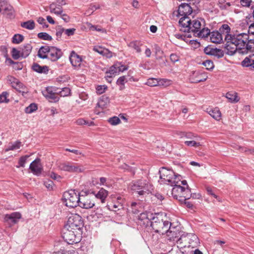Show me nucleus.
<instances>
[{
  "label": "nucleus",
  "instance_id": "nucleus-34",
  "mask_svg": "<svg viewBox=\"0 0 254 254\" xmlns=\"http://www.w3.org/2000/svg\"><path fill=\"white\" fill-rule=\"evenodd\" d=\"M21 146V142L20 141H17L14 142H10L8 144L6 148H5V152L18 149Z\"/></svg>",
  "mask_w": 254,
  "mask_h": 254
},
{
  "label": "nucleus",
  "instance_id": "nucleus-10",
  "mask_svg": "<svg viewBox=\"0 0 254 254\" xmlns=\"http://www.w3.org/2000/svg\"><path fill=\"white\" fill-rule=\"evenodd\" d=\"M60 170L71 173H80L84 170V168L80 165L71 162H61L58 165Z\"/></svg>",
  "mask_w": 254,
  "mask_h": 254
},
{
  "label": "nucleus",
  "instance_id": "nucleus-36",
  "mask_svg": "<svg viewBox=\"0 0 254 254\" xmlns=\"http://www.w3.org/2000/svg\"><path fill=\"white\" fill-rule=\"evenodd\" d=\"M20 25L22 27L27 29L33 30L35 28V22L33 20H30L22 22Z\"/></svg>",
  "mask_w": 254,
  "mask_h": 254
},
{
  "label": "nucleus",
  "instance_id": "nucleus-59",
  "mask_svg": "<svg viewBox=\"0 0 254 254\" xmlns=\"http://www.w3.org/2000/svg\"><path fill=\"white\" fill-rule=\"evenodd\" d=\"M107 89V86L106 85H98L96 88V92L99 94H101L104 93Z\"/></svg>",
  "mask_w": 254,
  "mask_h": 254
},
{
  "label": "nucleus",
  "instance_id": "nucleus-60",
  "mask_svg": "<svg viewBox=\"0 0 254 254\" xmlns=\"http://www.w3.org/2000/svg\"><path fill=\"white\" fill-rule=\"evenodd\" d=\"M48 176L52 179H53L54 180H56L57 181H60L62 179V177L61 176L57 174L56 173H55L53 172L50 173L48 175Z\"/></svg>",
  "mask_w": 254,
  "mask_h": 254
},
{
  "label": "nucleus",
  "instance_id": "nucleus-22",
  "mask_svg": "<svg viewBox=\"0 0 254 254\" xmlns=\"http://www.w3.org/2000/svg\"><path fill=\"white\" fill-rule=\"evenodd\" d=\"M69 60L71 64L75 67L79 66L82 62V59L81 57L77 55L74 51L71 52L69 58Z\"/></svg>",
  "mask_w": 254,
  "mask_h": 254
},
{
  "label": "nucleus",
  "instance_id": "nucleus-13",
  "mask_svg": "<svg viewBox=\"0 0 254 254\" xmlns=\"http://www.w3.org/2000/svg\"><path fill=\"white\" fill-rule=\"evenodd\" d=\"M167 239L170 242H174L176 239L178 238L180 235V232L179 228L172 226V224L170 223L169 228L166 232Z\"/></svg>",
  "mask_w": 254,
  "mask_h": 254
},
{
  "label": "nucleus",
  "instance_id": "nucleus-55",
  "mask_svg": "<svg viewBox=\"0 0 254 254\" xmlns=\"http://www.w3.org/2000/svg\"><path fill=\"white\" fill-rule=\"evenodd\" d=\"M108 102V99L107 98H102L100 99L99 101L97 104V106L98 107L101 108L102 109H104L105 108V106L107 104V103Z\"/></svg>",
  "mask_w": 254,
  "mask_h": 254
},
{
  "label": "nucleus",
  "instance_id": "nucleus-19",
  "mask_svg": "<svg viewBox=\"0 0 254 254\" xmlns=\"http://www.w3.org/2000/svg\"><path fill=\"white\" fill-rule=\"evenodd\" d=\"M204 52L206 55L213 56L218 59L224 56L223 51L219 49L207 47L204 48Z\"/></svg>",
  "mask_w": 254,
  "mask_h": 254
},
{
  "label": "nucleus",
  "instance_id": "nucleus-30",
  "mask_svg": "<svg viewBox=\"0 0 254 254\" xmlns=\"http://www.w3.org/2000/svg\"><path fill=\"white\" fill-rule=\"evenodd\" d=\"M32 69L34 71L40 73H47L49 70L47 66H41L37 63H34L33 64Z\"/></svg>",
  "mask_w": 254,
  "mask_h": 254
},
{
  "label": "nucleus",
  "instance_id": "nucleus-47",
  "mask_svg": "<svg viewBox=\"0 0 254 254\" xmlns=\"http://www.w3.org/2000/svg\"><path fill=\"white\" fill-rule=\"evenodd\" d=\"M24 40V37L21 34H15L12 39V42L14 44H19Z\"/></svg>",
  "mask_w": 254,
  "mask_h": 254
},
{
  "label": "nucleus",
  "instance_id": "nucleus-32",
  "mask_svg": "<svg viewBox=\"0 0 254 254\" xmlns=\"http://www.w3.org/2000/svg\"><path fill=\"white\" fill-rule=\"evenodd\" d=\"M50 12L54 13L57 15L62 14L63 12L62 7L58 5H57L55 3H52L49 6Z\"/></svg>",
  "mask_w": 254,
  "mask_h": 254
},
{
  "label": "nucleus",
  "instance_id": "nucleus-57",
  "mask_svg": "<svg viewBox=\"0 0 254 254\" xmlns=\"http://www.w3.org/2000/svg\"><path fill=\"white\" fill-rule=\"evenodd\" d=\"M180 137L181 138H186L188 139H193L194 136L191 132H183L180 133Z\"/></svg>",
  "mask_w": 254,
  "mask_h": 254
},
{
  "label": "nucleus",
  "instance_id": "nucleus-35",
  "mask_svg": "<svg viewBox=\"0 0 254 254\" xmlns=\"http://www.w3.org/2000/svg\"><path fill=\"white\" fill-rule=\"evenodd\" d=\"M153 216V214L150 213H142L139 216V219L141 221H144V223L146 222L148 224L152 220V218Z\"/></svg>",
  "mask_w": 254,
  "mask_h": 254
},
{
  "label": "nucleus",
  "instance_id": "nucleus-5",
  "mask_svg": "<svg viewBox=\"0 0 254 254\" xmlns=\"http://www.w3.org/2000/svg\"><path fill=\"white\" fill-rule=\"evenodd\" d=\"M173 186L172 195L174 198L178 200L181 203L183 202V201L188 200L191 197L190 188H185V187H182L180 185L174 184Z\"/></svg>",
  "mask_w": 254,
  "mask_h": 254
},
{
  "label": "nucleus",
  "instance_id": "nucleus-63",
  "mask_svg": "<svg viewBox=\"0 0 254 254\" xmlns=\"http://www.w3.org/2000/svg\"><path fill=\"white\" fill-rule=\"evenodd\" d=\"M54 185V184L53 182L50 180L44 182L45 186L49 190H51L53 189Z\"/></svg>",
  "mask_w": 254,
  "mask_h": 254
},
{
  "label": "nucleus",
  "instance_id": "nucleus-4",
  "mask_svg": "<svg viewBox=\"0 0 254 254\" xmlns=\"http://www.w3.org/2000/svg\"><path fill=\"white\" fill-rule=\"evenodd\" d=\"M170 223L168 221H164L161 215L155 214L150 221V226L155 232L164 235L168 230Z\"/></svg>",
  "mask_w": 254,
  "mask_h": 254
},
{
  "label": "nucleus",
  "instance_id": "nucleus-31",
  "mask_svg": "<svg viewBox=\"0 0 254 254\" xmlns=\"http://www.w3.org/2000/svg\"><path fill=\"white\" fill-rule=\"evenodd\" d=\"M159 173L161 181L163 179V178H167V175H174V171L166 167H162L160 169Z\"/></svg>",
  "mask_w": 254,
  "mask_h": 254
},
{
  "label": "nucleus",
  "instance_id": "nucleus-52",
  "mask_svg": "<svg viewBox=\"0 0 254 254\" xmlns=\"http://www.w3.org/2000/svg\"><path fill=\"white\" fill-rule=\"evenodd\" d=\"M11 55L12 58L14 60H18L21 57V50H18L16 48H13L11 51Z\"/></svg>",
  "mask_w": 254,
  "mask_h": 254
},
{
  "label": "nucleus",
  "instance_id": "nucleus-48",
  "mask_svg": "<svg viewBox=\"0 0 254 254\" xmlns=\"http://www.w3.org/2000/svg\"><path fill=\"white\" fill-rule=\"evenodd\" d=\"M38 37L39 39L44 40H48L51 41L52 40V37L49 34L45 32H41L38 34Z\"/></svg>",
  "mask_w": 254,
  "mask_h": 254
},
{
  "label": "nucleus",
  "instance_id": "nucleus-49",
  "mask_svg": "<svg viewBox=\"0 0 254 254\" xmlns=\"http://www.w3.org/2000/svg\"><path fill=\"white\" fill-rule=\"evenodd\" d=\"M145 84L152 87L158 86V79L154 78H149Z\"/></svg>",
  "mask_w": 254,
  "mask_h": 254
},
{
  "label": "nucleus",
  "instance_id": "nucleus-56",
  "mask_svg": "<svg viewBox=\"0 0 254 254\" xmlns=\"http://www.w3.org/2000/svg\"><path fill=\"white\" fill-rule=\"evenodd\" d=\"M65 29L61 26H59L56 28V36L57 40H59L61 39L62 34L64 32Z\"/></svg>",
  "mask_w": 254,
  "mask_h": 254
},
{
  "label": "nucleus",
  "instance_id": "nucleus-11",
  "mask_svg": "<svg viewBox=\"0 0 254 254\" xmlns=\"http://www.w3.org/2000/svg\"><path fill=\"white\" fill-rule=\"evenodd\" d=\"M94 196L86 192H82L80 193L79 205L80 207L85 209L92 208L95 205L94 201L93 200Z\"/></svg>",
  "mask_w": 254,
  "mask_h": 254
},
{
  "label": "nucleus",
  "instance_id": "nucleus-16",
  "mask_svg": "<svg viewBox=\"0 0 254 254\" xmlns=\"http://www.w3.org/2000/svg\"><path fill=\"white\" fill-rule=\"evenodd\" d=\"M63 56V52L61 49L54 46H51L48 55V59L51 61L55 62L58 61Z\"/></svg>",
  "mask_w": 254,
  "mask_h": 254
},
{
  "label": "nucleus",
  "instance_id": "nucleus-33",
  "mask_svg": "<svg viewBox=\"0 0 254 254\" xmlns=\"http://www.w3.org/2000/svg\"><path fill=\"white\" fill-rule=\"evenodd\" d=\"M208 114L216 120H219L221 117V112L218 108L207 109Z\"/></svg>",
  "mask_w": 254,
  "mask_h": 254
},
{
  "label": "nucleus",
  "instance_id": "nucleus-41",
  "mask_svg": "<svg viewBox=\"0 0 254 254\" xmlns=\"http://www.w3.org/2000/svg\"><path fill=\"white\" fill-rule=\"evenodd\" d=\"M13 88H15L17 91L21 93H26L25 87L23 85L22 83L19 82L18 80L17 83H15L14 85L12 86Z\"/></svg>",
  "mask_w": 254,
  "mask_h": 254
},
{
  "label": "nucleus",
  "instance_id": "nucleus-58",
  "mask_svg": "<svg viewBox=\"0 0 254 254\" xmlns=\"http://www.w3.org/2000/svg\"><path fill=\"white\" fill-rule=\"evenodd\" d=\"M185 144L188 146L198 147L200 145L199 142H196L194 140H186L184 142Z\"/></svg>",
  "mask_w": 254,
  "mask_h": 254
},
{
  "label": "nucleus",
  "instance_id": "nucleus-45",
  "mask_svg": "<svg viewBox=\"0 0 254 254\" xmlns=\"http://www.w3.org/2000/svg\"><path fill=\"white\" fill-rule=\"evenodd\" d=\"M182 176L181 175H178V177H177V180H176L175 184V185H180V186H182V187H185V188H190L187 181L186 180H183L181 181L182 179Z\"/></svg>",
  "mask_w": 254,
  "mask_h": 254
},
{
  "label": "nucleus",
  "instance_id": "nucleus-6",
  "mask_svg": "<svg viewBox=\"0 0 254 254\" xmlns=\"http://www.w3.org/2000/svg\"><path fill=\"white\" fill-rule=\"evenodd\" d=\"M177 244L181 248H195L199 244V239L194 234H188L187 235H182L177 241Z\"/></svg>",
  "mask_w": 254,
  "mask_h": 254
},
{
  "label": "nucleus",
  "instance_id": "nucleus-53",
  "mask_svg": "<svg viewBox=\"0 0 254 254\" xmlns=\"http://www.w3.org/2000/svg\"><path fill=\"white\" fill-rule=\"evenodd\" d=\"M29 157V155H25L19 158V161H18V166H16L17 168H19L20 167H24L25 166V164L26 162V161L28 157Z\"/></svg>",
  "mask_w": 254,
  "mask_h": 254
},
{
  "label": "nucleus",
  "instance_id": "nucleus-37",
  "mask_svg": "<svg viewBox=\"0 0 254 254\" xmlns=\"http://www.w3.org/2000/svg\"><path fill=\"white\" fill-rule=\"evenodd\" d=\"M226 97L231 102H237L239 100L237 94L235 92L227 93Z\"/></svg>",
  "mask_w": 254,
  "mask_h": 254
},
{
  "label": "nucleus",
  "instance_id": "nucleus-21",
  "mask_svg": "<svg viewBox=\"0 0 254 254\" xmlns=\"http://www.w3.org/2000/svg\"><path fill=\"white\" fill-rule=\"evenodd\" d=\"M123 199L121 197H118L117 201L110 204H108L106 207L110 210L117 212L123 208Z\"/></svg>",
  "mask_w": 254,
  "mask_h": 254
},
{
  "label": "nucleus",
  "instance_id": "nucleus-27",
  "mask_svg": "<svg viewBox=\"0 0 254 254\" xmlns=\"http://www.w3.org/2000/svg\"><path fill=\"white\" fill-rule=\"evenodd\" d=\"M50 47L49 46H42L41 47L38 52V56L43 59H48V55L50 50Z\"/></svg>",
  "mask_w": 254,
  "mask_h": 254
},
{
  "label": "nucleus",
  "instance_id": "nucleus-29",
  "mask_svg": "<svg viewBox=\"0 0 254 254\" xmlns=\"http://www.w3.org/2000/svg\"><path fill=\"white\" fill-rule=\"evenodd\" d=\"M108 195V191L105 189H101L96 194H95V197L98 199H99L102 203H104Z\"/></svg>",
  "mask_w": 254,
  "mask_h": 254
},
{
  "label": "nucleus",
  "instance_id": "nucleus-51",
  "mask_svg": "<svg viewBox=\"0 0 254 254\" xmlns=\"http://www.w3.org/2000/svg\"><path fill=\"white\" fill-rule=\"evenodd\" d=\"M127 82V80L125 76L120 77L117 81V84L120 85V90L124 88L125 83Z\"/></svg>",
  "mask_w": 254,
  "mask_h": 254
},
{
  "label": "nucleus",
  "instance_id": "nucleus-7",
  "mask_svg": "<svg viewBox=\"0 0 254 254\" xmlns=\"http://www.w3.org/2000/svg\"><path fill=\"white\" fill-rule=\"evenodd\" d=\"M65 205L67 207H74L79 205L80 193L74 190H70L64 192L63 195Z\"/></svg>",
  "mask_w": 254,
  "mask_h": 254
},
{
  "label": "nucleus",
  "instance_id": "nucleus-9",
  "mask_svg": "<svg viewBox=\"0 0 254 254\" xmlns=\"http://www.w3.org/2000/svg\"><path fill=\"white\" fill-rule=\"evenodd\" d=\"M82 231H75L65 227L63 237L64 241L69 244H76L79 242Z\"/></svg>",
  "mask_w": 254,
  "mask_h": 254
},
{
  "label": "nucleus",
  "instance_id": "nucleus-42",
  "mask_svg": "<svg viewBox=\"0 0 254 254\" xmlns=\"http://www.w3.org/2000/svg\"><path fill=\"white\" fill-rule=\"evenodd\" d=\"M8 96L9 93L7 91H4L0 94V103H8L9 102Z\"/></svg>",
  "mask_w": 254,
  "mask_h": 254
},
{
  "label": "nucleus",
  "instance_id": "nucleus-39",
  "mask_svg": "<svg viewBox=\"0 0 254 254\" xmlns=\"http://www.w3.org/2000/svg\"><path fill=\"white\" fill-rule=\"evenodd\" d=\"M219 31L222 34H225V36L232 35V34H230L231 28L228 24H223L220 28Z\"/></svg>",
  "mask_w": 254,
  "mask_h": 254
},
{
  "label": "nucleus",
  "instance_id": "nucleus-14",
  "mask_svg": "<svg viewBox=\"0 0 254 254\" xmlns=\"http://www.w3.org/2000/svg\"><path fill=\"white\" fill-rule=\"evenodd\" d=\"M192 11V8L188 3H183L178 7L177 16H182L181 18L190 17L189 16L191 14Z\"/></svg>",
  "mask_w": 254,
  "mask_h": 254
},
{
  "label": "nucleus",
  "instance_id": "nucleus-64",
  "mask_svg": "<svg viewBox=\"0 0 254 254\" xmlns=\"http://www.w3.org/2000/svg\"><path fill=\"white\" fill-rule=\"evenodd\" d=\"M75 30V28L66 29L64 30V33L68 36H72L74 34Z\"/></svg>",
  "mask_w": 254,
  "mask_h": 254
},
{
  "label": "nucleus",
  "instance_id": "nucleus-61",
  "mask_svg": "<svg viewBox=\"0 0 254 254\" xmlns=\"http://www.w3.org/2000/svg\"><path fill=\"white\" fill-rule=\"evenodd\" d=\"M93 50L94 51H95L96 52H97L102 55L103 54H105V52H104L105 51V52H107L106 49L103 48L102 47H99H99H94L93 48Z\"/></svg>",
  "mask_w": 254,
  "mask_h": 254
},
{
  "label": "nucleus",
  "instance_id": "nucleus-38",
  "mask_svg": "<svg viewBox=\"0 0 254 254\" xmlns=\"http://www.w3.org/2000/svg\"><path fill=\"white\" fill-rule=\"evenodd\" d=\"M172 84V81L168 79H158V86L163 87H167Z\"/></svg>",
  "mask_w": 254,
  "mask_h": 254
},
{
  "label": "nucleus",
  "instance_id": "nucleus-3",
  "mask_svg": "<svg viewBox=\"0 0 254 254\" xmlns=\"http://www.w3.org/2000/svg\"><path fill=\"white\" fill-rule=\"evenodd\" d=\"M129 188L132 191L139 195H144L152 193L153 186L149 181L144 179L132 181L129 184Z\"/></svg>",
  "mask_w": 254,
  "mask_h": 254
},
{
  "label": "nucleus",
  "instance_id": "nucleus-62",
  "mask_svg": "<svg viewBox=\"0 0 254 254\" xmlns=\"http://www.w3.org/2000/svg\"><path fill=\"white\" fill-rule=\"evenodd\" d=\"M7 81L11 84V86L17 83L18 80L12 76L9 75L7 77Z\"/></svg>",
  "mask_w": 254,
  "mask_h": 254
},
{
  "label": "nucleus",
  "instance_id": "nucleus-54",
  "mask_svg": "<svg viewBox=\"0 0 254 254\" xmlns=\"http://www.w3.org/2000/svg\"><path fill=\"white\" fill-rule=\"evenodd\" d=\"M108 122L111 125L115 126L120 124L121 120L119 117L114 116L113 117L110 118L108 120Z\"/></svg>",
  "mask_w": 254,
  "mask_h": 254
},
{
  "label": "nucleus",
  "instance_id": "nucleus-18",
  "mask_svg": "<svg viewBox=\"0 0 254 254\" xmlns=\"http://www.w3.org/2000/svg\"><path fill=\"white\" fill-rule=\"evenodd\" d=\"M29 169L32 173L36 176H40L43 171L42 165L40 162V159L37 158L34 160L30 165Z\"/></svg>",
  "mask_w": 254,
  "mask_h": 254
},
{
  "label": "nucleus",
  "instance_id": "nucleus-2",
  "mask_svg": "<svg viewBox=\"0 0 254 254\" xmlns=\"http://www.w3.org/2000/svg\"><path fill=\"white\" fill-rule=\"evenodd\" d=\"M180 30L184 32H191L194 36L203 27L204 21L201 19L191 20L190 17L180 18L179 21Z\"/></svg>",
  "mask_w": 254,
  "mask_h": 254
},
{
  "label": "nucleus",
  "instance_id": "nucleus-24",
  "mask_svg": "<svg viewBox=\"0 0 254 254\" xmlns=\"http://www.w3.org/2000/svg\"><path fill=\"white\" fill-rule=\"evenodd\" d=\"M209 39L211 42L214 43H220L223 41L222 34L218 31H213L211 32Z\"/></svg>",
  "mask_w": 254,
  "mask_h": 254
},
{
  "label": "nucleus",
  "instance_id": "nucleus-12",
  "mask_svg": "<svg viewBox=\"0 0 254 254\" xmlns=\"http://www.w3.org/2000/svg\"><path fill=\"white\" fill-rule=\"evenodd\" d=\"M59 88L56 87H48L42 92L43 95L51 102H58L59 97L57 96Z\"/></svg>",
  "mask_w": 254,
  "mask_h": 254
},
{
  "label": "nucleus",
  "instance_id": "nucleus-50",
  "mask_svg": "<svg viewBox=\"0 0 254 254\" xmlns=\"http://www.w3.org/2000/svg\"><path fill=\"white\" fill-rule=\"evenodd\" d=\"M202 64L205 67L207 70H212L214 67L213 63L211 60H206L202 63Z\"/></svg>",
  "mask_w": 254,
  "mask_h": 254
},
{
  "label": "nucleus",
  "instance_id": "nucleus-26",
  "mask_svg": "<svg viewBox=\"0 0 254 254\" xmlns=\"http://www.w3.org/2000/svg\"><path fill=\"white\" fill-rule=\"evenodd\" d=\"M178 175H175L174 172V175H167V178H163V179L161 181V183L166 184L171 186L175 184V181L177 179Z\"/></svg>",
  "mask_w": 254,
  "mask_h": 254
},
{
  "label": "nucleus",
  "instance_id": "nucleus-28",
  "mask_svg": "<svg viewBox=\"0 0 254 254\" xmlns=\"http://www.w3.org/2000/svg\"><path fill=\"white\" fill-rule=\"evenodd\" d=\"M211 34L210 30L208 28H201L194 35V36L198 37L201 38H208V36H210Z\"/></svg>",
  "mask_w": 254,
  "mask_h": 254
},
{
  "label": "nucleus",
  "instance_id": "nucleus-44",
  "mask_svg": "<svg viewBox=\"0 0 254 254\" xmlns=\"http://www.w3.org/2000/svg\"><path fill=\"white\" fill-rule=\"evenodd\" d=\"M38 109L37 105L35 103H31L25 108V112L27 114H31L36 111Z\"/></svg>",
  "mask_w": 254,
  "mask_h": 254
},
{
  "label": "nucleus",
  "instance_id": "nucleus-40",
  "mask_svg": "<svg viewBox=\"0 0 254 254\" xmlns=\"http://www.w3.org/2000/svg\"><path fill=\"white\" fill-rule=\"evenodd\" d=\"M128 46L134 50L137 53H140L141 52L140 44L137 41H133L128 44Z\"/></svg>",
  "mask_w": 254,
  "mask_h": 254
},
{
  "label": "nucleus",
  "instance_id": "nucleus-1",
  "mask_svg": "<svg viewBox=\"0 0 254 254\" xmlns=\"http://www.w3.org/2000/svg\"><path fill=\"white\" fill-rule=\"evenodd\" d=\"M249 38V35L245 33L225 36V48L231 55L234 54L238 50L245 49Z\"/></svg>",
  "mask_w": 254,
  "mask_h": 254
},
{
  "label": "nucleus",
  "instance_id": "nucleus-23",
  "mask_svg": "<svg viewBox=\"0 0 254 254\" xmlns=\"http://www.w3.org/2000/svg\"><path fill=\"white\" fill-rule=\"evenodd\" d=\"M242 65L244 67H250L251 70H254V54H252L246 57L242 61Z\"/></svg>",
  "mask_w": 254,
  "mask_h": 254
},
{
  "label": "nucleus",
  "instance_id": "nucleus-15",
  "mask_svg": "<svg viewBox=\"0 0 254 254\" xmlns=\"http://www.w3.org/2000/svg\"><path fill=\"white\" fill-rule=\"evenodd\" d=\"M21 218V214L18 212H12L10 214L4 215L3 221L10 226L17 223Z\"/></svg>",
  "mask_w": 254,
  "mask_h": 254
},
{
  "label": "nucleus",
  "instance_id": "nucleus-46",
  "mask_svg": "<svg viewBox=\"0 0 254 254\" xmlns=\"http://www.w3.org/2000/svg\"><path fill=\"white\" fill-rule=\"evenodd\" d=\"M70 93V89L68 87H64L61 89L59 88V93L58 94H59L62 97H65L69 95Z\"/></svg>",
  "mask_w": 254,
  "mask_h": 254
},
{
  "label": "nucleus",
  "instance_id": "nucleus-25",
  "mask_svg": "<svg viewBox=\"0 0 254 254\" xmlns=\"http://www.w3.org/2000/svg\"><path fill=\"white\" fill-rule=\"evenodd\" d=\"M32 46L30 44H26L20 48L21 57L23 58L27 57L31 52Z\"/></svg>",
  "mask_w": 254,
  "mask_h": 254
},
{
  "label": "nucleus",
  "instance_id": "nucleus-8",
  "mask_svg": "<svg viewBox=\"0 0 254 254\" xmlns=\"http://www.w3.org/2000/svg\"><path fill=\"white\" fill-rule=\"evenodd\" d=\"M83 226V221L82 217L78 214H72L68 217L65 227L67 229H71L75 231H82Z\"/></svg>",
  "mask_w": 254,
  "mask_h": 254
},
{
  "label": "nucleus",
  "instance_id": "nucleus-20",
  "mask_svg": "<svg viewBox=\"0 0 254 254\" xmlns=\"http://www.w3.org/2000/svg\"><path fill=\"white\" fill-rule=\"evenodd\" d=\"M127 69V67L121 63H117L110 68L109 73L112 76L115 74H119L120 72H123Z\"/></svg>",
  "mask_w": 254,
  "mask_h": 254
},
{
  "label": "nucleus",
  "instance_id": "nucleus-17",
  "mask_svg": "<svg viewBox=\"0 0 254 254\" xmlns=\"http://www.w3.org/2000/svg\"><path fill=\"white\" fill-rule=\"evenodd\" d=\"M207 78L206 74L199 71L192 72L190 77V80L191 83H198L205 81Z\"/></svg>",
  "mask_w": 254,
  "mask_h": 254
},
{
  "label": "nucleus",
  "instance_id": "nucleus-43",
  "mask_svg": "<svg viewBox=\"0 0 254 254\" xmlns=\"http://www.w3.org/2000/svg\"><path fill=\"white\" fill-rule=\"evenodd\" d=\"M244 50L245 51L242 52V53H245L246 51H253L254 50V39H248Z\"/></svg>",
  "mask_w": 254,
  "mask_h": 254
}]
</instances>
